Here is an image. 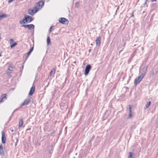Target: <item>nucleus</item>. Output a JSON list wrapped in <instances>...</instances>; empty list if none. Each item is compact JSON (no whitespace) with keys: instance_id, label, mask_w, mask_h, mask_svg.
<instances>
[{"instance_id":"obj_1","label":"nucleus","mask_w":158,"mask_h":158,"mask_svg":"<svg viewBox=\"0 0 158 158\" xmlns=\"http://www.w3.org/2000/svg\"><path fill=\"white\" fill-rule=\"evenodd\" d=\"M34 18L28 15H25L24 18L20 20L19 23L21 24H24L26 23H29L34 20Z\"/></svg>"},{"instance_id":"obj_2","label":"nucleus","mask_w":158,"mask_h":158,"mask_svg":"<svg viewBox=\"0 0 158 158\" xmlns=\"http://www.w3.org/2000/svg\"><path fill=\"white\" fill-rule=\"evenodd\" d=\"M38 11V8L36 6H35L33 8V9H30L28 10V14L31 15L33 16L34 14L36 13Z\"/></svg>"},{"instance_id":"obj_3","label":"nucleus","mask_w":158,"mask_h":158,"mask_svg":"<svg viewBox=\"0 0 158 158\" xmlns=\"http://www.w3.org/2000/svg\"><path fill=\"white\" fill-rule=\"evenodd\" d=\"M91 68V66L90 64H89L86 66L84 72V74L85 76H87Z\"/></svg>"},{"instance_id":"obj_4","label":"nucleus","mask_w":158,"mask_h":158,"mask_svg":"<svg viewBox=\"0 0 158 158\" xmlns=\"http://www.w3.org/2000/svg\"><path fill=\"white\" fill-rule=\"evenodd\" d=\"M143 76L140 75L135 78V84L137 85L139 84L143 78Z\"/></svg>"},{"instance_id":"obj_5","label":"nucleus","mask_w":158,"mask_h":158,"mask_svg":"<svg viewBox=\"0 0 158 158\" xmlns=\"http://www.w3.org/2000/svg\"><path fill=\"white\" fill-rule=\"evenodd\" d=\"M59 22L62 24H68L69 23L68 20L64 18H60L59 19Z\"/></svg>"},{"instance_id":"obj_6","label":"nucleus","mask_w":158,"mask_h":158,"mask_svg":"<svg viewBox=\"0 0 158 158\" xmlns=\"http://www.w3.org/2000/svg\"><path fill=\"white\" fill-rule=\"evenodd\" d=\"M22 27H24L25 28H28V29H34L35 28V26L33 24H30L26 25H22Z\"/></svg>"},{"instance_id":"obj_7","label":"nucleus","mask_w":158,"mask_h":158,"mask_svg":"<svg viewBox=\"0 0 158 158\" xmlns=\"http://www.w3.org/2000/svg\"><path fill=\"white\" fill-rule=\"evenodd\" d=\"M31 101V98L29 97L25 100L23 103L21 104V106H26L28 105Z\"/></svg>"},{"instance_id":"obj_8","label":"nucleus","mask_w":158,"mask_h":158,"mask_svg":"<svg viewBox=\"0 0 158 158\" xmlns=\"http://www.w3.org/2000/svg\"><path fill=\"white\" fill-rule=\"evenodd\" d=\"M2 142L3 143H5L6 141V138L3 131H2Z\"/></svg>"},{"instance_id":"obj_9","label":"nucleus","mask_w":158,"mask_h":158,"mask_svg":"<svg viewBox=\"0 0 158 158\" xmlns=\"http://www.w3.org/2000/svg\"><path fill=\"white\" fill-rule=\"evenodd\" d=\"M5 148L1 144L0 145V155L2 156H5Z\"/></svg>"},{"instance_id":"obj_10","label":"nucleus","mask_w":158,"mask_h":158,"mask_svg":"<svg viewBox=\"0 0 158 158\" xmlns=\"http://www.w3.org/2000/svg\"><path fill=\"white\" fill-rule=\"evenodd\" d=\"M101 42V38L100 36L98 37L96 40L95 42L97 46L99 47L100 46Z\"/></svg>"},{"instance_id":"obj_11","label":"nucleus","mask_w":158,"mask_h":158,"mask_svg":"<svg viewBox=\"0 0 158 158\" xmlns=\"http://www.w3.org/2000/svg\"><path fill=\"white\" fill-rule=\"evenodd\" d=\"M10 48H12L16 46L17 44L16 42H15L13 44H11V42H12L14 41V40L13 39H10Z\"/></svg>"},{"instance_id":"obj_12","label":"nucleus","mask_w":158,"mask_h":158,"mask_svg":"<svg viewBox=\"0 0 158 158\" xmlns=\"http://www.w3.org/2000/svg\"><path fill=\"white\" fill-rule=\"evenodd\" d=\"M35 86H33L30 89V92L29 93V94L30 96H31L33 95V93H34L35 90Z\"/></svg>"},{"instance_id":"obj_13","label":"nucleus","mask_w":158,"mask_h":158,"mask_svg":"<svg viewBox=\"0 0 158 158\" xmlns=\"http://www.w3.org/2000/svg\"><path fill=\"white\" fill-rule=\"evenodd\" d=\"M6 95V94H5L1 96V98H0V103L3 102L7 98Z\"/></svg>"},{"instance_id":"obj_14","label":"nucleus","mask_w":158,"mask_h":158,"mask_svg":"<svg viewBox=\"0 0 158 158\" xmlns=\"http://www.w3.org/2000/svg\"><path fill=\"white\" fill-rule=\"evenodd\" d=\"M44 2L43 0H40L38 3H37V5L39 6L42 7L44 6Z\"/></svg>"},{"instance_id":"obj_15","label":"nucleus","mask_w":158,"mask_h":158,"mask_svg":"<svg viewBox=\"0 0 158 158\" xmlns=\"http://www.w3.org/2000/svg\"><path fill=\"white\" fill-rule=\"evenodd\" d=\"M147 67H144L142 69V73L141 74V76H143V77H144L145 75V73L146 72V70L147 69Z\"/></svg>"},{"instance_id":"obj_16","label":"nucleus","mask_w":158,"mask_h":158,"mask_svg":"<svg viewBox=\"0 0 158 158\" xmlns=\"http://www.w3.org/2000/svg\"><path fill=\"white\" fill-rule=\"evenodd\" d=\"M23 120L22 118H21L19 121V126L20 127H21L23 126Z\"/></svg>"},{"instance_id":"obj_17","label":"nucleus","mask_w":158,"mask_h":158,"mask_svg":"<svg viewBox=\"0 0 158 158\" xmlns=\"http://www.w3.org/2000/svg\"><path fill=\"white\" fill-rule=\"evenodd\" d=\"M13 66L12 64H10L9 67V68L8 69V70L10 71V72L13 71Z\"/></svg>"},{"instance_id":"obj_18","label":"nucleus","mask_w":158,"mask_h":158,"mask_svg":"<svg viewBox=\"0 0 158 158\" xmlns=\"http://www.w3.org/2000/svg\"><path fill=\"white\" fill-rule=\"evenodd\" d=\"M34 49V45L30 49L29 51L27 53V56H29L31 53V52L33 51Z\"/></svg>"},{"instance_id":"obj_19","label":"nucleus","mask_w":158,"mask_h":158,"mask_svg":"<svg viewBox=\"0 0 158 158\" xmlns=\"http://www.w3.org/2000/svg\"><path fill=\"white\" fill-rule=\"evenodd\" d=\"M134 153L130 152L129 153V158H134Z\"/></svg>"},{"instance_id":"obj_20","label":"nucleus","mask_w":158,"mask_h":158,"mask_svg":"<svg viewBox=\"0 0 158 158\" xmlns=\"http://www.w3.org/2000/svg\"><path fill=\"white\" fill-rule=\"evenodd\" d=\"M47 42L48 45H50L51 44L50 39L49 36H48L47 38Z\"/></svg>"},{"instance_id":"obj_21","label":"nucleus","mask_w":158,"mask_h":158,"mask_svg":"<svg viewBox=\"0 0 158 158\" xmlns=\"http://www.w3.org/2000/svg\"><path fill=\"white\" fill-rule=\"evenodd\" d=\"M7 15L4 14H3L1 15H0V20L2 18L7 17Z\"/></svg>"},{"instance_id":"obj_22","label":"nucleus","mask_w":158,"mask_h":158,"mask_svg":"<svg viewBox=\"0 0 158 158\" xmlns=\"http://www.w3.org/2000/svg\"><path fill=\"white\" fill-rule=\"evenodd\" d=\"M55 69H52L50 72V75L51 76L52 74H54L55 73Z\"/></svg>"},{"instance_id":"obj_23","label":"nucleus","mask_w":158,"mask_h":158,"mask_svg":"<svg viewBox=\"0 0 158 158\" xmlns=\"http://www.w3.org/2000/svg\"><path fill=\"white\" fill-rule=\"evenodd\" d=\"M151 103V102L150 101H149L147 102V104L145 105L146 108L148 107L150 105Z\"/></svg>"},{"instance_id":"obj_24","label":"nucleus","mask_w":158,"mask_h":158,"mask_svg":"<svg viewBox=\"0 0 158 158\" xmlns=\"http://www.w3.org/2000/svg\"><path fill=\"white\" fill-rule=\"evenodd\" d=\"M6 74H7V75L9 76H10V77H11V72H9V71H7L6 72Z\"/></svg>"},{"instance_id":"obj_25","label":"nucleus","mask_w":158,"mask_h":158,"mask_svg":"<svg viewBox=\"0 0 158 158\" xmlns=\"http://www.w3.org/2000/svg\"><path fill=\"white\" fill-rule=\"evenodd\" d=\"M129 112H132L131 111V105L129 106Z\"/></svg>"},{"instance_id":"obj_26","label":"nucleus","mask_w":158,"mask_h":158,"mask_svg":"<svg viewBox=\"0 0 158 158\" xmlns=\"http://www.w3.org/2000/svg\"><path fill=\"white\" fill-rule=\"evenodd\" d=\"M75 5L76 7L77 8H78L79 7V3L77 2H76Z\"/></svg>"},{"instance_id":"obj_27","label":"nucleus","mask_w":158,"mask_h":158,"mask_svg":"<svg viewBox=\"0 0 158 158\" xmlns=\"http://www.w3.org/2000/svg\"><path fill=\"white\" fill-rule=\"evenodd\" d=\"M132 112H129V118H130L132 117Z\"/></svg>"},{"instance_id":"obj_28","label":"nucleus","mask_w":158,"mask_h":158,"mask_svg":"<svg viewBox=\"0 0 158 158\" xmlns=\"http://www.w3.org/2000/svg\"><path fill=\"white\" fill-rule=\"evenodd\" d=\"M16 143H15V146H17V143L18 142V138H16Z\"/></svg>"},{"instance_id":"obj_29","label":"nucleus","mask_w":158,"mask_h":158,"mask_svg":"<svg viewBox=\"0 0 158 158\" xmlns=\"http://www.w3.org/2000/svg\"><path fill=\"white\" fill-rule=\"evenodd\" d=\"M53 27L52 26H51L50 27V29H49V33H51L52 31V27Z\"/></svg>"},{"instance_id":"obj_30","label":"nucleus","mask_w":158,"mask_h":158,"mask_svg":"<svg viewBox=\"0 0 158 158\" xmlns=\"http://www.w3.org/2000/svg\"><path fill=\"white\" fill-rule=\"evenodd\" d=\"M14 0H9L8 1V3H10L11 2H12Z\"/></svg>"},{"instance_id":"obj_31","label":"nucleus","mask_w":158,"mask_h":158,"mask_svg":"<svg viewBox=\"0 0 158 158\" xmlns=\"http://www.w3.org/2000/svg\"><path fill=\"white\" fill-rule=\"evenodd\" d=\"M135 56V55L134 53H133L131 55V58H132H132L134 56Z\"/></svg>"},{"instance_id":"obj_32","label":"nucleus","mask_w":158,"mask_h":158,"mask_svg":"<svg viewBox=\"0 0 158 158\" xmlns=\"http://www.w3.org/2000/svg\"><path fill=\"white\" fill-rule=\"evenodd\" d=\"M132 60V58H130L128 60V62H131V61Z\"/></svg>"},{"instance_id":"obj_33","label":"nucleus","mask_w":158,"mask_h":158,"mask_svg":"<svg viewBox=\"0 0 158 158\" xmlns=\"http://www.w3.org/2000/svg\"><path fill=\"white\" fill-rule=\"evenodd\" d=\"M18 110L17 109H16L12 113V114H14V113L17 110Z\"/></svg>"},{"instance_id":"obj_34","label":"nucleus","mask_w":158,"mask_h":158,"mask_svg":"<svg viewBox=\"0 0 158 158\" xmlns=\"http://www.w3.org/2000/svg\"><path fill=\"white\" fill-rule=\"evenodd\" d=\"M135 128V127L134 126H132L131 127V129H134Z\"/></svg>"},{"instance_id":"obj_35","label":"nucleus","mask_w":158,"mask_h":158,"mask_svg":"<svg viewBox=\"0 0 158 158\" xmlns=\"http://www.w3.org/2000/svg\"><path fill=\"white\" fill-rule=\"evenodd\" d=\"M157 0H151L152 2H153L156 1Z\"/></svg>"},{"instance_id":"obj_36","label":"nucleus","mask_w":158,"mask_h":158,"mask_svg":"<svg viewBox=\"0 0 158 158\" xmlns=\"http://www.w3.org/2000/svg\"><path fill=\"white\" fill-rule=\"evenodd\" d=\"M28 56H27V55L26 56V57L25 60L27 59Z\"/></svg>"},{"instance_id":"obj_37","label":"nucleus","mask_w":158,"mask_h":158,"mask_svg":"<svg viewBox=\"0 0 158 158\" xmlns=\"http://www.w3.org/2000/svg\"><path fill=\"white\" fill-rule=\"evenodd\" d=\"M147 2H146V1H145V3L143 4V5L144 6H145V5L147 4Z\"/></svg>"},{"instance_id":"obj_38","label":"nucleus","mask_w":158,"mask_h":158,"mask_svg":"<svg viewBox=\"0 0 158 158\" xmlns=\"http://www.w3.org/2000/svg\"><path fill=\"white\" fill-rule=\"evenodd\" d=\"M134 16V15L133 13H132V14L131 15V16L130 17L131 18V17H133Z\"/></svg>"},{"instance_id":"obj_39","label":"nucleus","mask_w":158,"mask_h":158,"mask_svg":"<svg viewBox=\"0 0 158 158\" xmlns=\"http://www.w3.org/2000/svg\"><path fill=\"white\" fill-rule=\"evenodd\" d=\"M14 131V130H11V131L12 132H13V131Z\"/></svg>"},{"instance_id":"obj_40","label":"nucleus","mask_w":158,"mask_h":158,"mask_svg":"<svg viewBox=\"0 0 158 158\" xmlns=\"http://www.w3.org/2000/svg\"><path fill=\"white\" fill-rule=\"evenodd\" d=\"M122 50H121L119 52L120 53V52H122Z\"/></svg>"},{"instance_id":"obj_41","label":"nucleus","mask_w":158,"mask_h":158,"mask_svg":"<svg viewBox=\"0 0 158 158\" xmlns=\"http://www.w3.org/2000/svg\"><path fill=\"white\" fill-rule=\"evenodd\" d=\"M122 50H121L119 52L120 53V52H122Z\"/></svg>"},{"instance_id":"obj_42","label":"nucleus","mask_w":158,"mask_h":158,"mask_svg":"<svg viewBox=\"0 0 158 158\" xmlns=\"http://www.w3.org/2000/svg\"><path fill=\"white\" fill-rule=\"evenodd\" d=\"M23 66H23V65H22V68H23Z\"/></svg>"},{"instance_id":"obj_43","label":"nucleus","mask_w":158,"mask_h":158,"mask_svg":"<svg viewBox=\"0 0 158 158\" xmlns=\"http://www.w3.org/2000/svg\"><path fill=\"white\" fill-rule=\"evenodd\" d=\"M148 0H145L146 1V2H147Z\"/></svg>"},{"instance_id":"obj_44","label":"nucleus","mask_w":158,"mask_h":158,"mask_svg":"<svg viewBox=\"0 0 158 158\" xmlns=\"http://www.w3.org/2000/svg\"><path fill=\"white\" fill-rule=\"evenodd\" d=\"M1 56H2V55L1 54H0V57Z\"/></svg>"},{"instance_id":"obj_45","label":"nucleus","mask_w":158,"mask_h":158,"mask_svg":"<svg viewBox=\"0 0 158 158\" xmlns=\"http://www.w3.org/2000/svg\"><path fill=\"white\" fill-rule=\"evenodd\" d=\"M75 155H77V153H76L75 154Z\"/></svg>"},{"instance_id":"obj_46","label":"nucleus","mask_w":158,"mask_h":158,"mask_svg":"<svg viewBox=\"0 0 158 158\" xmlns=\"http://www.w3.org/2000/svg\"><path fill=\"white\" fill-rule=\"evenodd\" d=\"M90 51H91L90 49H89V52H90Z\"/></svg>"},{"instance_id":"obj_47","label":"nucleus","mask_w":158,"mask_h":158,"mask_svg":"<svg viewBox=\"0 0 158 158\" xmlns=\"http://www.w3.org/2000/svg\"><path fill=\"white\" fill-rule=\"evenodd\" d=\"M73 158H75V157H73Z\"/></svg>"}]
</instances>
